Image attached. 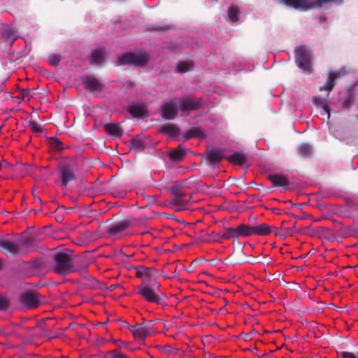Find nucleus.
Here are the masks:
<instances>
[{
	"label": "nucleus",
	"mask_w": 358,
	"mask_h": 358,
	"mask_svg": "<svg viewBox=\"0 0 358 358\" xmlns=\"http://www.w3.org/2000/svg\"><path fill=\"white\" fill-rule=\"evenodd\" d=\"M82 258L73 259L67 250L56 251L52 255V271L58 275H66L76 271H85L88 263L79 265Z\"/></svg>",
	"instance_id": "1"
},
{
	"label": "nucleus",
	"mask_w": 358,
	"mask_h": 358,
	"mask_svg": "<svg viewBox=\"0 0 358 358\" xmlns=\"http://www.w3.org/2000/svg\"><path fill=\"white\" fill-rule=\"evenodd\" d=\"M77 161L74 157L66 159L58 165L59 180L62 186L77 180Z\"/></svg>",
	"instance_id": "2"
},
{
	"label": "nucleus",
	"mask_w": 358,
	"mask_h": 358,
	"mask_svg": "<svg viewBox=\"0 0 358 358\" xmlns=\"http://www.w3.org/2000/svg\"><path fill=\"white\" fill-rule=\"evenodd\" d=\"M149 59L150 56L145 52H127L117 57V65H134L143 67L148 64Z\"/></svg>",
	"instance_id": "3"
},
{
	"label": "nucleus",
	"mask_w": 358,
	"mask_h": 358,
	"mask_svg": "<svg viewBox=\"0 0 358 358\" xmlns=\"http://www.w3.org/2000/svg\"><path fill=\"white\" fill-rule=\"evenodd\" d=\"M294 53L297 66L306 72L310 73L313 60L312 51L306 45H299L295 48Z\"/></svg>",
	"instance_id": "4"
},
{
	"label": "nucleus",
	"mask_w": 358,
	"mask_h": 358,
	"mask_svg": "<svg viewBox=\"0 0 358 358\" xmlns=\"http://www.w3.org/2000/svg\"><path fill=\"white\" fill-rule=\"evenodd\" d=\"M159 283H156V288H153L148 284L142 282L138 287L137 293L148 302L162 304L164 303L165 297L159 289Z\"/></svg>",
	"instance_id": "5"
},
{
	"label": "nucleus",
	"mask_w": 358,
	"mask_h": 358,
	"mask_svg": "<svg viewBox=\"0 0 358 358\" xmlns=\"http://www.w3.org/2000/svg\"><path fill=\"white\" fill-rule=\"evenodd\" d=\"M19 300L22 305L29 308H36L42 303V297L40 294L33 290L22 292Z\"/></svg>",
	"instance_id": "6"
},
{
	"label": "nucleus",
	"mask_w": 358,
	"mask_h": 358,
	"mask_svg": "<svg viewBox=\"0 0 358 358\" xmlns=\"http://www.w3.org/2000/svg\"><path fill=\"white\" fill-rule=\"evenodd\" d=\"M152 325L147 324L143 319L142 323H136L134 326L128 325L127 328L132 332L136 340L143 342L145 338L150 335Z\"/></svg>",
	"instance_id": "7"
},
{
	"label": "nucleus",
	"mask_w": 358,
	"mask_h": 358,
	"mask_svg": "<svg viewBox=\"0 0 358 358\" xmlns=\"http://www.w3.org/2000/svg\"><path fill=\"white\" fill-rule=\"evenodd\" d=\"M286 6L294 9L308 10L321 7V2L317 0H281Z\"/></svg>",
	"instance_id": "8"
},
{
	"label": "nucleus",
	"mask_w": 358,
	"mask_h": 358,
	"mask_svg": "<svg viewBox=\"0 0 358 358\" xmlns=\"http://www.w3.org/2000/svg\"><path fill=\"white\" fill-rule=\"evenodd\" d=\"M170 192L173 195V201L176 204H185L192 200V196L182 189V185H173Z\"/></svg>",
	"instance_id": "9"
},
{
	"label": "nucleus",
	"mask_w": 358,
	"mask_h": 358,
	"mask_svg": "<svg viewBox=\"0 0 358 358\" xmlns=\"http://www.w3.org/2000/svg\"><path fill=\"white\" fill-rule=\"evenodd\" d=\"M179 109L182 111L199 110L203 104L202 99L194 100L192 96H186L179 100Z\"/></svg>",
	"instance_id": "10"
},
{
	"label": "nucleus",
	"mask_w": 358,
	"mask_h": 358,
	"mask_svg": "<svg viewBox=\"0 0 358 358\" xmlns=\"http://www.w3.org/2000/svg\"><path fill=\"white\" fill-rule=\"evenodd\" d=\"M136 276L143 280V282H148L155 280L158 276L157 271L153 267L136 266Z\"/></svg>",
	"instance_id": "11"
},
{
	"label": "nucleus",
	"mask_w": 358,
	"mask_h": 358,
	"mask_svg": "<svg viewBox=\"0 0 358 358\" xmlns=\"http://www.w3.org/2000/svg\"><path fill=\"white\" fill-rule=\"evenodd\" d=\"M134 219L132 217H127L122 220L113 223L108 229L110 235H117L128 229L133 223Z\"/></svg>",
	"instance_id": "12"
},
{
	"label": "nucleus",
	"mask_w": 358,
	"mask_h": 358,
	"mask_svg": "<svg viewBox=\"0 0 358 358\" xmlns=\"http://www.w3.org/2000/svg\"><path fill=\"white\" fill-rule=\"evenodd\" d=\"M0 251L8 252L12 255H20L22 253L18 243L12 242L7 239L0 240Z\"/></svg>",
	"instance_id": "13"
},
{
	"label": "nucleus",
	"mask_w": 358,
	"mask_h": 358,
	"mask_svg": "<svg viewBox=\"0 0 358 358\" xmlns=\"http://www.w3.org/2000/svg\"><path fill=\"white\" fill-rule=\"evenodd\" d=\"M84 88L90 91L101 92L103 85L94 76H86L83 80Z\"/></svg>",
	"instance_id": "14"
},
{
	"label": "nucleus",
	"mask_w": 358,
	"mask_h": 358,
	"mask_svg": "<svg viewBox=\"0 0 358 358\" xmlns=\"http://www.w3.org/2000/svg\"><path fill=\"white\" fill-rule=\"evenodd\" d=\"M161 108L162 117L165 120H173L178 114L176 105L174 102L165 103Z\"/></svg>",
	"instance_id": "15"
},
{
	"label": "nucleus",
	"mask_w": 358,
	"mask_h": 358,
	"mask_svg": "<svg viewBox=\"0 0 358 358\" xmlns=\"http://www.w3.org/2000/svg\"><path fill=\"white\" fill-rule=\"evenodd\" d=\"M267 178L275 187H283L285 189L289 188V182L287 176L281 174H270L267 176Z\"/></svg>",
	"instance_id": "16"
},
{
	"label": "nucleus",
	"mask_w": 358,
	"mask_h": 358,
	"mask_svg": "<svg viewBox=\"0 0 358 358\" xmlns=\"http://www.w3.org/2000/svg\"><path fill=\"white\" fill-rule=\"evenodd\" d=\"M187 149L183 144H180L176 148L169 153V159L172 162H181L186 155Z\"/></svg>",
	"instance_id": "17"
},
{
	"label": "nucleus",
	"mask_w": 358,
	"mask_h": 358,
	"mask_svg": "<svg viewBox=\"0 0 358 358\" xmlns=\"http://www.w3.org/2000/svg\"><path fill=\"white\" fill-rule=\"evenodd\" d=\"M223 150L219 148H212L207 150V158L209 164H218L223 159Z\"/></svg>",
	"instance_id": "18"
},
{
	"label": "nucleus",
	"mask_w": 358,
	"mask_h": 358,
	"mask_svg": "<svg viewBox=\"0 0 358 358\" xmlns=\"http://www.w3.org/2000/svg\"><path fill=\"white\" fill-rule=\"evenodd\" d=\"M106 50L104 48L93 50L90 56V64L91 65L99 64L105 59Z\"/></svg>",
	"instance_id": "19"
},
{
	"label": "nucleus",
	"mask_w": 358,
	"mask_h": 358,
	"mask_svg": "<svg viewBox=\"0 0 358 358\" xmlns=\"http://www.w3.org/2000/svg\"><path fill=\"white\" fill-rule=\"evenodd\" d=\"M104 129L108 135L115 138H120L123 134V130L120 127V123L106 124Z\"/></svg>",
	"instance_id": "20"
},
{
	"label": "nucleus",
	"mask_w": 358,
	"mask_h": 358,
	"mask_svg": "<svg viewBox=\"0 0 358 358\" xmlns=\"http://www.w3.org/2000/svg\"><path fill=\"white\" fill-rule=\"evenodd\" d=\"M128 112L136 118H144L148 117V112L145 108L140 105H131L129 106Z\"/></svg>",
	"instance_id": "21"
},
{
	"label": "nucleus",
	"mask_w": 358,
	"mask_h": 358,
	"mask_svg": "<svg viewBox=\"0 0 358 358\" xmlns=\"http://www.w3.org/2000/svg\"><path fill=\"white\" fill-rule=\"evenodd\" d=\"M145 147L146 143L140 136L133 137L129 143L130 149L138 152H143Z\"/></svg>",
	"instance_id": "22"
},
{
	"label": "nucleus",
	"mask_w": 358,
	"mask_h": 358,
	"mask_svg": "<svg viewBox=\"0 0 358 358\" xmlns=\"http://www.w3.org/2000/svg\"><path fill=\"white\" fill-rule=\"evenodd\" d=\"M244 255L245 254L242 250L234 251L231 255L227 257V264L235 265L237 264H243L245 262V260L242 258V257H243Z\"/></svg>",
	"instance_id": "23"
},
{
	"label": "nucleus",
	"mask_w": 358,
	"mask_h": 358,
	"mask_svg": "<svg viewBox=\"0 0 358 358\" xmlns=\"http://www.w3.org/2000/svg\"><path fill=\"white\" fill-rule=\"evenodd\" d=\"M274 227L269 226L266 223H262L256 226H253V235L266 236L273 231Z\"/></svg>",
	"instance_id": "24"
},
{
	"label": "nucleus",
	"mask_w": 358,
	"mask_h": 358,
	"mask_svg": "<svg viewBox=\"0 0 358 358\" xmlns=\"http://www.w3.org/2000/svg\"><path fill=\"white\" fill-rule=\"evenodd\" d=\"M227 159L232 164L242 166L246 162L247 157L242 152H235Z\"/></svg>",
	"instance_id": "25"
},
{
	"label": "nucleus",
	"mask_w": 358,
	"mask_h": 358,
	"mask_svg": "<svg viewBox=\"0 0 358 358\" xmlns=\"http://www.w3.org/2000/svg\"><path fill=\"white\" fill-rule=\"evenodd\" d=\"M340 73L338 72L331 71L329 73L327 80L324 85L320 87V90L331 91L335 85V80L339 77Z\"/></svg>",
	"instance_id": "26"
},
{
	"label": "nucleus",
	"mask_w": 358,
	"mask_h": 358,
	"mask_svg": "<svg viewBox=\"0 0 358 358\" xmlns=\"http://www.w3.org/2000/svg\"><path fill=\"white\" fill-rule=\"evenodd\" d=\"M194 69V62L192 61H180L176 65V72L184 73Z\"/></svg>",
	"instance_id": "27"
},
{
	"label": "nucleus",
	"mask_w": 358,
	"mask_h": 358,
	"mask_svg": "<svg viewBox=\"0 0 358 358\" xmlns=\"http://www.w3.org/2000/svg\"><path fill=\"white\" fill-rule=\"evenodd\" d=\"M159 132L175 136L179 133L180 129L174 124H165L160 127Z\"/></svg>",
	"instance_id": "28"
},
{
	"label": "nucleus",
	"mask_w": 358,
	"mask_h": 358,
	"mask_svg": "<svg viewBox=\"0 0 358 358\" xmlns=\"http://www.w3.org/2000/svg\"><path fill=\"white\" fill-rule=\"evenodd\" d=\"M204 133L203 131L196 127H192L187 130L184 133V138L185 141H188L190 138H195V137H203Z\"/></svg>",
	"instance_id": "29"
},
{
	"label": "nucleus",
	"mask_w": 358,
	"mask_h": 358,
	"mask_svg": "<svg viewBox=\"0 0 358 358\" xmlns=\"http://www.w3.org/2000/svg\"><path fill=\"white\" fill-rule=\"evenodd\" d=\"M298 154L303 157H310L312 156L313 150L310 144L304 143L298 147Z\"/></svg>",
	"instance_id": "30"
},
{
	"label": "nucleus",
	"mask_w": 358,
	"mask_h": 358,
	"mask_svg": "<svg viewBox=\"0 0 358 358\" xmlns=\"http://www.w3.org/2000/svg\"><path fill=\"white\" fill-rule=\"evenodd\" d=\"M238 236H250L253 235V226L241 224L237 226Z\"/></svg>",
	"instance_id": "31"
},
{
	"label": "nucleus",
	"mask_w": 358,
	"mask_h": 358,
	"mask_svg": "<svg viewBox=\"0 0 358 358\" xmlns=\"http://www.w3.org/2000/svg\"><path fill=\"white\" fill-rule=\"evenodd\" d=\"M241 14L239 8L236 6H231L228 8V17L229 19L233 22H236L239 19V15Z\"/></svg>",
	"instance_id": "32"
},
{
	"label": "nucleus",
	"mask_w": 358,
	"mask_h": 358,
	"mask_svg": "<svg viewBox=\"0 0 358 358\" xmlns=\"http://www.w3.org/2000/svg\"><path fill=\"white\" fill-rule=\"evenodd\" d=\"M223 239H229L231 238H238V234L237 231V227L236 228H227L225 229L224 233L221 236Z\"/></svg>",
	"instance_id": "33"
},
{
	"label": "nucleus",
	"mask_w": 358,
	"mask_h": 358,
	"mask_svg": "<svg viewBox=\"0 0 358 358\" xmlns=\"http://www.w3.org/2000/svg\"><path fill=\"white\" fill-rule=\"evenodd\" d=\"M49 143L53 149L61 150L62 148V143L56 137L50 138Z\"/></svg>",
	"instance_id": "34"
},
{
	"label": "nucleus",
	"mask_w": 358,
	"mask_h": 358,
	"mask_svg": "<svg viewBox=\"0 0 358 358\" xmlns=\"http://www.w3.org/2000/svg\"><path fill=\"white\" fill-rule=\"evenodd\" d=\"M49 63L54 66H57L61 62V56L59 55H52L48 58Z\"/></svg>",
	"instance_id": "35"
},
{
	"label": "nucleus",
	"mask_w": 358,
	"mask_h": 358,
	"mask_svg": "<svg viewBox=\"0 0 358 358\" xmlns=\"http://www.w3.org/2000/svg\"><path fill=\"white\" fill-rule=\"evenodd\" d=\"M323 231L324 238L329 241H332L334 240V237H331L333 235L332 231L327 228H322V229Z\"/></svg>",
	"instance_id": "36"
},
{
	"label": "nucleus",
	"mask_w": 358,
	"mask_h": 358,
	"mask_svg": "<svg viewBox=\"0 0 358 358\" xmlns=\"http://www.w3.org/2000/svg\"><path fill=\"white\" fill-rule=\"evenodd\" d=\"M29 127H31V130L35 133H40L43 130L42 126L37 124L34 121L29 122Z\"/></svg>",
	"instance_id": "37"
},
{
	"label": "nucleus",
	"mask_w": 358,
	"mask_h": 358,
	"mask_svg": "<svg viewBox=\"0 0 358 358\" xmlns=\"http://www.w3.org/2000/svg\"><path fill=\"white\" fill-rule=\"evenodd\" d=\"M9 306L8 300L4 297H0V310H6Z\"/></svg>",
	"instance_id": "38"
},
{
	"label": "nucleus",
	"mask_w": 358,
	"mask_h": 358,
	"mask_svg": "<svg viewBox=\"0 0 358 358\" xmlns=\"http://www.w3.org/2000/svg\"><path fill=\"white\" fill-rule=\"evenodd\" d=\"M273 230H274L275 236H278L282 238H285L287 237L285 232L283 229H278L274 227Z\"/></svg>",
	"instance_id": "39"
},
{
	"label": "nucleus",
	"mask_w": 358,
	"mask_h": 358,
	"mask_svg": "<svg viewBox=\"0 0 358 358\" xmlns=\"http://www.w3.org/2000/svg\"><path fill=\"white\" fill-rule=\"evenodd\" d=\"M341 358H357L356 356L350 352L343 351L340 354Z\"/></svg>",
	"instance_id": "40"
},
{
	"label": "nucleus",
	"mask_w": 358,
	"mask_h": 358,
	"mask_svg": "<svg viewBox=\"0 0 358 358\" xmlns=\"http://www.w3.org/2000/svg\"><path fill=\"white\" fill-rule=\"evenodd\" d=\"M112 358H129L124 354L122 352H111Z\"/></svg>",
	"instance_id": "41"
},
{
	"label": "nucleus",
	"mask_w": 358,
	"mask_h": 358,
	"mask_svg": "<svg viewBox=\"0 0 358 358\" xmlns=\"http://www.w3.org/2000/svg\"><path fill=\"white\" fill-rule=\"evenodd\" d=\"M283 230L285 231L287 237L292 236L294 234V230L293 229V228H287Z\"/></svg>",
	"instance_id": "42"
},
{
	"label": "nucleus",
	"mask_w": 358,
	"mask_h": 358,
	"mask_svg": "<svg viewBox=\"0 0 358 358\" xmlns=\"http://www.w3.org/2000/svg\"><path fill=\"white\" fill-rule=\"evenodd\" d=\"M30 89H23L22 90V96L24 97V96H29V93L30 92Z\"/></svg>",
	"instance_id": "43"
},
{
	"label": "nucleus",
	"mask_w": 358,
	"mask_h": 358,
	"mask_svg": "<svg viewBox=\"0 0 358 358\" xmlns=\"http://www.w3.org/2000/svg\"><path fill=\"white\" fill-rule=\"evenodd\" d=\"M322 108L324 110V111L327 113L328 117H330V108H329V107L327 104H325V105L323 106Z\"/></svg>",
	"instance_id": "44"
},
{
	"label": "nucleus",
	"mask_w": 358,
	"mask_h": 358,
	"mask_svg": "<svg viewBox=\"0 0 358 358\" xmlns=\"http://www.w3.org/2000/svg\"><path fill=\"white\" fill-rule=\"evenodd\" d=\"M170 29L169 26L166 25V26H164V27L157 28V30H162V31H165V30H168V29Z\"/></svg>",
	"instance_id": "45"
},
{
	"label": "nucleus",
	"mask_w": 358,
	"mask_h": 358,
	"mask_svg": "<svg viewBox=\"0 0 358 358\" xmlns=\"http://www.w3.org/2000/svg\"><path fill=\"white\" fill-rule=\"evenodd\" d=\"M34 195V197L36 200H38L41 204H43V201H41V199L35 194H33Z\"/></svg>",
	"instance_id": "46"
},
{
	"label": "nucleus",
	"mask_w": 358,
	"mask_h": 358,
	"mask_svg": "<svg viewBox=\"0 0 358 358\" xmlns=\"http://www.w3.org/2000/svg\"><path fill=\"white\" fill-rule=\"evenodd\" d=\"M251 339V337L249 334H245V341H248V340H250Z\"/></svg>",
	"instance_id": "47"
},
{
	"label": "nucleus",
	"mask_w": 358,
	"mask_h": 358,
	"mask_svg": "<svg viewBox=\"0 0 358 358\" xmlns=\"http://www.w3.org/2000/svg\"><path fill=\"white\" fill-rule=\"evenodd\" d=\"M250 220H252L254 222H257V219L256 217H250Z\"/></svg>",
	"instance_id": "48"
},
{
	"label": "nucleus",
	"mask_w": 358,
	"mask_h": 358,
	"mask_svg": "<svg viewBox=\"0 0 358 358\" xmlns=\"http://www.w3.org/2000/svg\"><path fill=\"white\" fill-rule=\"evenodd\" d=\"M257 261H255V260H254V259H252V261H251V262H250V264H255V263H257Z\"/></svg>",
	"instance_id": "49"
},
{
	"label": "nucleus",
	"mask_w": 358,
	"mask_h": 358,
	"mask_svg": "<svg viewBox=\"0 0 358 358\" xmlns=\"http://www.w3.org/2000/svg\"><path fill=\"white\" fill-rule=\"evenodd\" d=\"M257 261H255V260H254V259H252V261H251V262H250V264H255V263H257Z\"/></svg>",
	"instance_id": "50"
},
{
	"label": "nucleus",
	"mask_w": 358,
	"mask_h": 358,
	"mask_svg": "<svg viewBox=\"0 0 358 358\" xmlns=\"http://www.w3.org/2000/svg\"><path fill=\"white\" fill-rule=\"evenodd\" d=\"M255 182H251L249 185H254Z\"/></svg>",
	"instance_id": "51"
},
{
	"label": "nucleus",
	"mask_w": 358,
	"mask_h": 358,
	"mask_svg": "<svg viewBox=\"0 0 358 358\" xmlns=\"http://www.w3.org/2000/svg\"><path fill=\"white\" fill-rule=\"evenodd\" d=\"M2 167H3V165H2V164L0 162V170L2 169Z\"/></svg>",
	"instance_id": "52"
},
{
	"label": "nucleus",
	"mask_w": 358,
	"mask_h": 358,
	"mask_svg": "<svg viewBox=\"0 0 358 358\" xmlns=\"http://www.w3.org/2000/svg\"><path fill=\"white\" fill-rule=\"evenodd\" d=\"M345 106H348V103L347 102H345Z\"/></svg>",
	"instance_id": "53"
},
{
	"label": "nucleus",
	"mask_w": 358,
	"mask_h": 358,
	"mask_svg": "<svg viewBox=\"0 0 358 358\" xmlns=\"http://www.w3.org/2000/svg\"><path fill=\"white\" fill-rule=\"evenodd\" d=\"M211 1H215V2L217 1V0H211Z\"/></svg>",
	"instance_id": "54"
},
{
	"label": "nucleus",
	"mask_w": 358,
	"mask_h": 358,
	"mask_svg": "<svg viewBox=\"0 0 358 358\" xmlns=\"http://www.w3.org/2000/svg\"><path fill=\"white\" fill-rule=\"evenodd\" d=\"M357 118H358V116H357Z\"/></svg>",
	"instance_id": "55"
}]
</instances>
